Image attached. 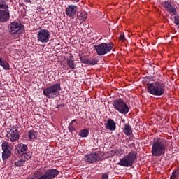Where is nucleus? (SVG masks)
Returning a JSON list of instances; mask_svg holds the SVG:
<instances>
[{
	"mask_svg": "<svg viewBox=\"0 0 179 179\" xmlns=\"http://www.w3.org/2000/svg\"><path fill=\"white\" fill-rule=\"evenodd\" d=\"M105 127L106 129H108L109 131H115V129H117L115 122H114L113 119H108L105 123Z\"/></svg>",
	"mask_w": 179,
	"mask_h": 179,
	"instance_id": "obj_15",
	"label": "nucleus"
},
{
	"mask_svg": "<svg viewBox=\"0 0 179 179\" xmlns=\"http://www.w3.org/2000/svg\"><path fill=\"white\" fill-rule=\"evenodd\" d=\"M113 108L115 110H117L119 113L121 114H128L129 112V108L128 107V105L124 102V100L122 99H115L113 102Z\"/></svg>",
	"mask_w": 179,
	"mask_h": 179,
	"instance_id": "obj_8",
	"label": "nucleus"
},
{
	"mask_svg": "<svg viewBox=\"0 0 179 179\" xmlns=\"http://www.w3.org/2000/svg\"><path fill=\"white\" fill-rule=\"evenodd\" d=\"M166 141L164 139L158 138L157 141H153L152 147L151 149L152 155L155 157H160L166 153Z\"/></svg>",
	"mask_w": 179,
	"mask_h": 179,
	"instance_id": "obj_1",
	"label": "nucleus"
},
{
	"mask_svg": "<svg viewBox=\"0 0 179 179\" xmlns=\"http://www.w3.org/2000/svg\"><path fill=\"white\" fill-rule=\"evenodd\" d=\"M174 22H175V24H176V26H179V16L178 15H176L174 17Z\"/></svg>",
	"mask_w": 179,
	"mask_h": 179,
	"instance_id": "obj_34",
	"label": "nucleus"
},
{
	"mask_svg": "<svg viewBox=\"0 0 179 179\" xmlns=\"http://www.w3.org/2000/svg\"><path fill=\"white\" fill-rule=\"evenodd\" d=\"M119 38L120 41H125V36H124V34H121Z\"/></svg>",
	"mask_w": 179,
	"mask_h": 179,
	"instance_id": "obj_35",
	"label": "nucleus"
},
{
	"mask_svg": "<svg viewBox=\"0 0 179 179\" xmlns=\"http://www.w3.org/2000/svg\"><path fill=\"white\" fill-rule=\"evenodd\" d=\"M79 57H80V61L82 64H87V62L89 61V58H87L85 56H82L80 55H79Z\"/></svg>",
	"mask_w": 179,
	"mask_h": 179,
	"instance_id": "obj_29",
	"label": "nucleus"
},
{
	"mask_svg": "<svg viewBox=\"0 0 179 179\" xmlns=\"http://www.w3.org/2000/svg\"><path fill=\"white\" fill-rule=\"evenodd\" d=\"M78 12V6L69 5L66 8L65 13L68 17H73Z\"/></svg>",
	"mask_w": 179,
	"mask_h": 179,
	"instance_id": "obj_13",
	"label": "nucleus"
},
{
	"mask_svg": "<svg viewBox=\"0 0 179 179\" xmlns=\"http://www.w3.org/2000/svg\"><path fill=\"white\" fill-rule=\"evenodd\" d=\"M79 0H72L73 2H78Z\"/></svg>",
	"mask_w": 179,
	"mask_h": 179,
	"instance_id": "obj_38",
	"label": "nucleus"
},
{
	"mask_svg": "<svg viewBox=\"0 0 179 179\" xmlns=\"http://www.w3.org/2000/svg\"><path fill=\"white\" fill-rule=\"evenodd\" d=\"M113 47H114V43H102L99 45H94V48L98 55H106V54H108L113 50Z\"/></svg>",
	"mask_w": 179,
	"mask_h": 179,
	"instance_id": "obj_7",
	"label": "nucleus"
},
{
	"mask_svg": "<svg viewBox=\"0 0 179 179\" xmlns=\"http://www.w3.org/2000/svg\"><path fill=\"white\" fill-rule=\"evenodd\" d=\"M61 90V84L55 83L43 90V94L48 99H55L59 95Z\"/></svg>",
	"mask_w": 179,
	"mask_h": 179,
	"instance_id": "obj_4",
	"label": "nucleus"
},
{
	"mask_svg": "<svg viewBox=\"0 0 179 179\" xmlns=\"http://www.w3.org/2000/svg\"><path fill=\"white\" fill-rule=\"evenodd\" d=\"M37 131H34V130H30L28 132V138L29 139V141H33L34 139H36L37 138Z\"/></svg>",
	"mask_w": 179,
	"mask_h": 179,
	"instance_id": "obj_20",
	"label": "nucleus"
},
{
	"mask_svg": "<svg viewBox=\"0 0 179 179\" xmlns=\"http://www.w3.org/2000/svg\"><path fill=\"white\" fill-rule=\"evenodd\" d=\"M147 92L152 96H163L164 94V84L160 81L150 83L147 86Z\"/></svg>",
	"mask_w": 179,
	"mask_h": 179,
	"instance_id": "obj_2",
	"label": "nucleus"
},
{
	"mask_svg": "<svg viewBox=\"0 0 179 179\" xmlns=\"http://www.w3.org/2000/svg\"><path fill=\"white\" fill-rule=\"evenodd\" d=\"M97 59H94V58H88V62H87V64L88 65H97Z\"/></svg>",
	"mask_w": 179,
	"mask_h": 179,
	"instance_id": "obj_27",
	"label": "nucleus"
},
{
	"mask_svg": "<svg viewBox=\"0 0 179 179\" xmlns=\"http://www.w3.org/2000/svg\"><path fill=\"white\" fill-rule=\"evenodd\" d=\"M73 55L72 54H70V57L69 59H66L67 65L70 68V69H75L76 65L73 62Z\"/></svg>",
	"mask_w": 179,
	"mask_h": 179,
	"instance_id": "obj_17",
	"label": "nucleus"
},
{
	"mask_svg": "<svg viewBox=\"0 0 179 179\" xmlns=\"http://www.w3.org/2000/svg\"><path fill=\"white\" fill-rule=\"evenodd\" d=\"M41 169H38L34 172V177L28 178L27 179H41Z\"/></svg>",
	"mask_w": 179,
	"mask_h": 179,
	"instance_id": "obj_22",
	"label": "nucleus"
},
{
	"mask_svg": "<svg viewBox=\"0 0 179 179\" xmlns=\"http://www.w3.org/2000/svg\"><path fill=\"white\" fill-rule=\"evenodd\" d=\"M179 177V170H176L172 173L170 179H177Z\"/></svg>",
	"mask_w": 179,
	"mask_h": 179,
	"instance_id": "obj_30",
	"label": "nucleus"
},
{
	"mask_svg": "<svg viewBox=\"0 0 179 179\" xmlns=\"http://www.w3.org/2000/svg\"><path fill=\"white\" fill-rule=\"evenodd\" d=\"M0 61H1V57H0Z\"/></svg>",
	"mask_w": 179,
	"mask_h": 179,
	"instance_id": "obj_39",
	"label": "nucleus"
},
{
	"mask_svg": "<svg viewBox=\"0 0 179 179\" xmlns=\"http://www.w3.org/2000/svg\"><path fill=\"white\" fill-rule=\"evenodd\" d=\"M37 40L39 43H48L50 41V31L41 29L37 34Z\"/></svg>",
	"mask_w": 179,
	"mask_h": 179,
	"instance_id": "obj_9",
	"label": "nucleus"
},
{
	"mask_svg": "<svg viewBox=\"0 0 179 179\" xmlns=\"http://www.w3.org/2000/svg\"><path fill=\"white\" fill-rule=\"evenodd\" d=\"M6 137L8 139H10V142H17V140L20 138L17 128L13 127V129L6 134Z\"/></svg>",
	"mask_w": 179,
	"mask_h": 179,
	"instance_id": "obj_11",
	"label": "nucleus"
},
{
	"mask_svg": "<svg viewBox=\"0 0 179 179\" xmlns=\"http://www.w3.org/2000/svg\"><path fill=\"white\" fill-rule=\"evenodd\" d=\"M24 31V27L22 23L13 21L10 24L9 33L10 36H15L14 38H19Z\"/></svg>",
	"mask_w": 179,
	"mask_h": 179,
	"instance_id": "obj_6",
	"label": "nucleus"
},
{
	"mask_svg": "<svg viewBox=\"0 0 179 179\" xmlns=\"http://www.w3.org/2000/svg\"><path fill=\"white\" fill-rule=\"evenodd\" d=\"M73 122H76V120H75V119L73 120L70 124L72 125L73 124Z\"/></svg>",
	"mask_w": 179,
	"mask_h": 179,
	"instance_id": "obj_37",
	"label": "nucleus"
},
{
	"mask_svg": "<svg viewBox=\"0 0 179 179\" xmlns=\"http://www.w3.org/2000/svg\"><path fill=\"white\" fill-rule=\"evenodd\" d=\"M112 153L115 155V156H121V150L115 149L112 150Z\"/></svg>",
	"mask_w": 179,
	"mask_h": 179,
	"instance_id": "obj_31",
	"label": "nucleus"
},
{
	"mask_svg": "<svg viewBox=\"0 0 179 179\" xmlns=\"http://www.w3.org/2000/svg\"><path fill=\"white\" fill-rule=\"evenodd\" d=\"M79 136H81V138H87L89 136V130L87 129L81 130L79 133Z\"/></svg>",
	"mask_w": 179,
	"mask_h": 179,
	"instance_id": "obj_23",
	"label": "nucleus"
},
{
	"mask_svg": "<svg viewBox=\"0 0 179 179\" xmlns=\"http://www.w3.org/2000/svg\"><path fill=\"white\" fill-rule=\"evenodd\" d=\"M77 17L79 20H81V22H86V20L87 19V13L83 11L80 15L77 16Z\"/></svg>",
	"mask_w": 179,
	"mask_h": 179,
	"instance_id": "obj_21",
	"label": "nucleus"
},
{
	"mask_svg": "<svg viewBox=\"0 0 179 179\" xmlns=\"http://www.w3.org/2000/svg\"><path fill=\"white\" fill-rule=\"evenodd\" d=\"M10 19V13H9V6L6 1L0 0V22L6 23Z\"/></svg>",
	"mask_w": 179,
	"mask_h": 179,
	"instance_id": "obj_5",
	"label": "nucleus"
},
{
	"mask_svg": "<svg viewBox=\"0 0 179 179\" xmlns=\"http://www.w3.org/2000/svg\"><path fill=\"white\" fill-rule=\"evenodd\" d=\"M97 160H99V153L92 152L85 156V162H87V163L93 164V163H96Z\"/></svg>",
	"mask_w": 179,
	"mask_h": 179,
	"instance_id": "obj_12",
	"label": "nucleus"
},
{
	"mask_svg": "<svg viewBox=\"0 0 179 179\" xmlns=\"http://www.w3.org/2000/svg\"><path fill=\"white\" fill-rule=\"evenodd\" d=\"M150 80H152V78L150 77H149V76H147V77L144 78L143 82L145 83H147V85H150V83H149V82H150Z\"/></svg>",
	"mask_w": 179,
	"mask_h": 179,
	"instance_id": "obj_32",
	"label": "nucleus"
},
{
	"mask_svg": "<svg viewBox=\"0 0 179 179\" xmlns=\"http://www.w3.org/2000/svg\"><path fill=\"white\" fill-rule=\"evenodd\" d=\"M32 155H33V153H31V152H27H27L22 154L21 159L22 160H24V162H26L27 160H29V159H31Z\"/></svg>",
	"mask_w": 179,
	"mask_h": 179,
	"instance_id": "obj_19",
	"label": "nucleus"
},
{
	"mask_svg": "<svg viewBox=\"0 0 179 179\" xmlns=\"http://www.w3.org/2000/svg\"><path fill=\"white\" fill-rule=\"evenodd\" d=\"M0 65L3 68V69L8 70L9 69V63L6 61H2V59L0 60Z\"/></svg>",
	"mask_w": 179,
	"mask_h": 179,
	"instance_id": "obj_24",
	"label": "nucleus"
},
{
	"mask_svg": "<svg viewBox=\"0 0 179 179\" xmlns=\"http://www.w3.org/2000/svg\"><path fill=\"white\" fill-rule=\"evenodd\" d=\"M162 5L164 8H166V10L169 12L171 15H177V10L176 9V7L174 6L171 5V3H170L169 1H165L162 3Z\"/></svg>",
	"mask_w": 179,
	"mask_h": 179,
	"instance_id": "obj_14",
	"label": "nucleus"
},
{
	"mask_svg": "<svg viewBox=\"0 0 179 179\" xmlns=\"http://www.w3.org/2000/svg\"><path fill=\"white\" fill-rule=\"evenodd\" d=\"M123 132L127 136H131L132 135V128L129 124H125Z\"/></svg>",
	"mask_w": 179,
	"mask_h": 179,
	"instance_id": "obj_18",
	"label": "nucleus"
},
{
	"mask_svg": "<svg viewBox=\"0 0 179 179\" xmlns=\"http://www.w3.org/2000/svg\"><path fill=\"white\" fill-rule=\"evenodd\" d=\"M17 149L19 153H25L29 150V147H27V145L23 144V143H20L17 145Z\"/></svg>",
	"mask_w": 179,
	"mask_h": 179,
	"instance_id": "obj_16",
	"label": "nucleus"
},
{
	"mask_svg": "<svg viewBox=\"0 0 179 179\" xmlns=\"http://www.w3.org/2000/svg\"><path fill=\"white\" fill-rule=\"evenodd\" d=\"M1 146L3 151H10V150H9V143L8 141H3Z\"/></svg>",
	"mask_w": 179,
	"mask_h": 179,
	"instance_id": "obj_26",
	"label": "nucleus"
},
{
	"mask_svg": "<svg viewBox=\"0 0 179 179\" xmlns=\"http://www.w3.org/2000/svg\"><path fill=\"white\" fill-rule=\"evenodd\" d=\"M101 178L102 179H107V178H108V173H103L102 174V176H101Z\"/></svg>",
	"mask_w": 179,
	"mask_h": 179,
	"instance_id": "obj_36",
	"label": "nucleus"
},
{
	"mask_svg": "<svg viewBox=\"0 0 179 179\" xmlns=\"http://www.w3.org/2000/svg\"><path fill=\"white\" fill-rule=\"evenodd\" d=\"M58 174H59V171L52 169H48L45 173H43V171H41L40 176L41 179H54Z\"/></svg>",
	"mask_w": 179,
	"mask_h": 179,
	"instance_id": "obj_10",
	"label": "nucleus"
},
{
	"mask_svg": "<svg viewBox=\"0 0 179 179\" xmlns=\"http://www.w3.org/2000/svg\"><path fill=\"white\" fill-rule=\"evenodd\" d=\"M10 155H12V152L10 151H3V153H2L3 160H6L7 159H9V157H10Z\"/></svg>",
	"mask_w": 179,
	"mask_h": 179,
	"instance_id": "obj_25",
	"label": "nucleus"
},
{
	"mask_svg": "<svg viewBox=\"0 0 179 179\" xmlns=\"http://www.w3.org/2000/svg\"><path fill=\"white\" fill-rule=\"evenodd\" d=\"M136 159H138V153L135 151H131L127 155H124L117 164L123 167H131V166L134 165Z\"/></svg>",
	"mask_w": 179,
	"mask_h": 179,
	"instance_id": "obj_3",
	"label": "nucleus"
},
{
	"mask_svg": "<svg viewBox=\"0 0 179 179\" xmlns=\"http://www.w3.org/2000/svg\"><path fill=\"white\" fill-rule=\"evenodd\" d=\"M74 131H76V129L72 124H69V132H74Z\"/></svg>",
	"mask_w": 179,
	"mask_h": 179,
	"instance_id": "obj_33",
	"label": "nucleus"
},
{
	"mask_svg": "<svg viewBox=\"0 0 179 179\" xmlns=\"http://www.w3.org/2000/svg\"><path fill=\"white\" fill-rule=\"evenodd\" d=\"M24 163H26L24 162V160L21 159L15 162V164H14V166H15V167H22V166H23V164H24Z\"/></svg>",
	"mask_w": 179,
	"mask_h": 179,
	"instance_id": "obj_28",
	"label": "nucleus"
}]
</instances>
